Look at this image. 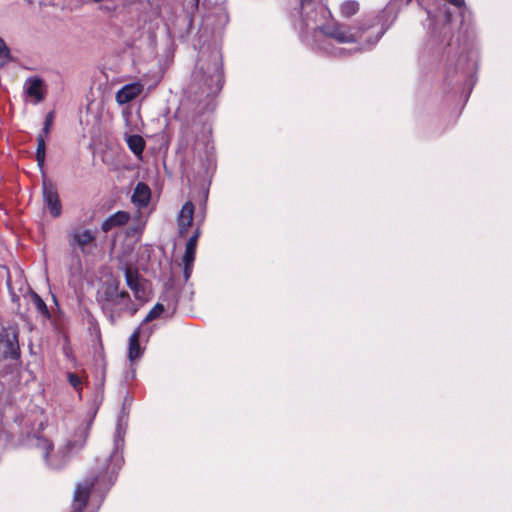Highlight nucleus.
Masks as SVG:
<instances>
[{
	"label": "nucleus",
	"mask_w": 512,
	"mask_h": 512,
	"mask_svg": "<svg viewBox=\"0 0 512 512\" xmlns=\"http://www.w3.org/2000/svg\"><path fill=\"white\" fill-rule=\"evenodd\" d=\"M142 91L143 85L140 82L126 84L116 92V102L120 105L129 103L137 98Z\"/></svg>",
	"instance_id": "10"
},
{
	"label": "nucleus",
	"mask_w": 512,
	"mask_h": 512,
	"mask_svg": "<svg viewBox=\"0 0 512 512\" xmlns=\"http://www.w3.org/2000/svg\"><path fill=\"white\" fill-rule=\"evenodd\" d=\"M192 270H193V263L183 262V274H184L185 282H187L188 279L190 278V276L192 274Z\"/></svg>",
	"instance_id": "23"
},
{
	"label": "nucleus",
	"mask_w": 512,
	"mask_h": 512,
	"mask_svg": "<svg viewBox=\"0 0 512 512\" xmlns=\"http://www.w3.org/2000/svg\"><path fill=\"white\" fill-rule=\"evenodd\" d=\"M195 1H196V3H198V2H199V0H195Z\"/></svg>",
	"instance_id": "27"
},
{
	"label": "nucleus",
	"mask_w": 512,
	"mask_h": 512,
	"mask_svg": "<svg viewBox=\"0 0 512 512\" xmlns=\"http://www.w3.org/2000/svg\"><path fill=\"white\" fill-rule=\"evenodd\" d=\"M89 434V423L69 428L52 441L38 434H27L22 444L35 448L47 469L59 471L85 447Z\"/></svg>",
	"instance_id": "3"
},
{
	"label": "nucleus",
	"mask_w": 512,
	"mask_h": 512,
	"mask_svg": "<svg viewBox=\"0 0 512 512\" xmlns=\"http://www.w3.org/2000/svg\"><path fill=\"white\" fill-rule=\"evenodd\" d=\"M32 417H33L34 422H36V421H37V422H38V424H39V426H41V421H39V420H40V419H39V415H38V416H37V415H34V416L32 415V416H30V417H29V419H27V420L25 419V417H21L20 424H22V422H23V421H25V423H28V421H30Z\"/></svg>",
	"instance_id": "25"
},
{
	"label": "nucleus",
	"mask_w": 512,
	"mask_h": 512,
	"mask_svg": "<svg viewBox=\"0 0 512 512\" xmlns=\"http://www.w3.org/2000/svg\"><path fill=\"white\" fill-rule=\"evenodd\" d=\"M165 311V307L161 303H156L154 307L149 311L143 323L155 320L160 317V315Z\"/></svg>",
	"instance_id": "21"
},
{
	"label": "nucleus",
	"mask_w": 512,
	"mask_h": 512,
	"mask_svg": "<svg viewBox=\"0 0 512 512\" xmlns=\"http://www.w3.org/2000/svg\"><path fill=\"white\" fill-rule=\"evenodd\" d=\"M125 141L129 147V149L135 154V156L139 159H141L143 150L145 148V140L142 136L133 134V135H127L125 137Z\"/></svg>",
	"instance_id": "16"
},
{
	"label": "nucleus",
	"mask_w": 512,
	"mask_h": 512,
	"mask_svg": "<svg viewBox=\"0 0 512 512\" xmlns=\"http://www.w3.org/2000/svg\"><path fill=\"white\" fill-rule=\"evenodd\" d=\"M129 220V214L124 211H118L106 219L102 224V229L108 231L116 226L124 225Z\"/></svg>",
	"instance_id": "17"
},
{
	"label": "nucleus",
	"mask_w": 512,
	"mask_h": 512,
	"mask_svg": "<svg viewBox=\"0 0 512 512\" xmlns=\"http://www.w3.org/2000/svg\"><path fill=\"white\" fill-rule=\"evenodd\" d=\"M125 280L127 286L133 291L135 298L143 300L145 298V291L139 282L138 272L130 268H126Z\"/></svg>",
	"instance_id": "14"
},
{
	"label": "nucleus",
	"mask_w": 512,
	"mask_h": 512,
	"mask_svg": "<svg viewBox=\"0 0 512 512\" xmlns=\"http://www.w3.org/2000/svg\"><path fill=\"white\" fill-rule=\"evenodd\" d=\"M194 215V205L191 201L186 202L178 214V226L180 235H184L191 226Z\"/></svg>",
	"instance_id": "12"
},
{
	"label": "nucleus",
	"mask_w": 512,
	"mask_h": 512,
	"mask_svg": "<svg viewBox=\"0 0 512 512\" xmlns=\"http://www.w3.org/2000/svg\"><path fill=\"white\" fill-rule=\"evenodd\" d=\"M141 328H137L129 337L128 358L131 363L140 359L142 350L139 344Z\"/></svg>",
	"instance_id": "15"
},
{
	"label": "nucleus",
	"mask_w": 512,
	"mask_h": 512,
	"mask_svg": "<svg viewBox=\"0 0 512 512\" xmlns=\"http://www.w3.org/2000/svg\"><path fill=\"white\" fill-rule=\"evenodd\" d=\"M52 121H53V115H52V113H49L45 118L42 133L39 134L37 137L36 159H37L38 166L40 168L43 167L44 162H45V150H46L45 137H47L50 132V129L52 126Z\"/></svg>",
	"instance_id": "11"
},
{
	"label": "nucleus",
	"mask_w": 512,
	"mask_h": 512,
	"mask_svg": "<svg viewBox=\"0 0 512 512\" xmlns=\"http://www.w3.org/2000/svg\"><path fill=\"white\" fill-rule=\"evenodd\" d=\"M300 1H301V2H304V3H308V2H310V3H315V4H316V1H317V0H300Z\"/></svg>",
	"instance_id": "26"
},
{
	"label": "nucleus",
	"mask_w": 512,
	"mask_h": 512,
	"mask_svg": "<svg viewBox=\"0 0 512 512\" xmlns=\"http://www.w3.org/2000/svg\"><path fill=\"white\" fill-rule=\"evenodd\" d=\"M326 14H330L326 7L300 1V10L295 18L294 27L302 41L313 50H327L321 42L323 30L327 25Z\"/></svg>",
	"instance_id": "4"
},
{
	"label": "nucleus",
	"mask_w": 512,
	"mask_h": 512,
	"mask_svg": "<svg viewBox=\"0 0 512 512\" xmlns=\"http://www.w3.org/2000/svg\"><path fill=\"white\" fill-rule=\"evenodd\" d=\"M397 17L394 7L390 4L377 15L366 16L353 25L341 22L327 24L321 37L322 44L327 48L324 52L341 53L343 49L331 46L332 39L341 44L356 43L357 51H363L375 46Z\"/></svg>",
	"instance_id": "2"
},
{
	"label": "nucleus",
	"mask_w": 512,
	"mask_h": 512,
	"mask_svg": "<svg viewBox=\"0 0 512 512\" xmlns=\"http://www.w3.org/2000/svg\"><path fill=\"white\" fill-rule=\"evenodd\" d=\"M67 380L69 384L73 387V389L77 392H80L82 389V379L79 375L69 372L67 374Z\"/></svg>",
	"instance_id": "22"
},
{
	"label": "nucleus",
	"mask_w": 512,
	"mask_h": 512,
	"mask_svg": "<svg viewBox=\"0 0 512 512\" xmlns=\"http://www.w3.org/2000/svg\"><path fill=\"white\" fill-rule=\"evenodd\" d=\"M95 242V235L89 229L76 228L69 234V244L71 247H78L82 252H86L89 246Z\"/></svg>",
	"instance_id": "8"
},
{
	"label": "nucleus",
	"mask_w": 512,
	"mask_h": 512,
	"mask_svg": "<svg viewBox=\"0 0 512 512\" xmlns=\"http://www.w3.org/2000/svg\"><path fill=\"white\" fill-rule=\"evenodd\" d=\"M193 79L201 93L207 97L215 96L223 87L222 56L219 50L209 53L202 50L193 72Z\"/></svg>",
	"instance_id": "5"
},
{
	"label": "nucleus",
	"mask_w": 512,
	"mask_h": 512,
	"mask_svg": "<svg viewBox=\"0 0 512 512\" xmlns=\"http://www.w3.org/2000/svg\"><path fill=\"white\" fill-rule=\"evenodd\" d=\"M43 201L51 216L56 218L61 215L62 206L58 193L53 185L47 184L45 181L43 182Z\"/></svg>",
	"instance_id": "9"
},
{
	"label": "nucleus",
	"mask_w": 512,
	"mask_h": 512,
	"mask_svg": "<svg viewBox=\"0 0 512 512\" xmlns=\"http://www.w3.org/2000/svg\"><path fill=\"white\" fill-rule=\"evenodd\" d=\"M23 88L31 103L36 105L44 100L46 87L44 81L40 77L33 76L27 78Z\"/></svg>",
	"instance_id": "7"
},
{
	"label": "nucleus",
	"mask_w": 512,
	"mask_h": 512,
	"mask_svg": "<svg viewBox=\"0 0 512 512\" xmlns=\"http://www.w3.org/2000/svg\"><path fill=\"white\" fill-rule=\"evenodd\" d=\"M150 198V188L145 183L139 182L133 191L131 197L132 203L138 208H143L149 204Z\"/></svg>",
	"instance_id": "13"
},
{
	"label": "nucleus",
	"mask_w": 512,
	"mask_h": 512,
	"mask_svg": "<svg viewBox=\"0 0 512 512\" xmlns=\"http://www.w3.org/2000/svg\"><path fill=\"white\" fill-rule=\"evenodd\" d=\"M102 309L110 321L115 323L123 312L134 315L138 306L132 302L127 292L119 291L117 286H109L102 297Z\"/></svg>",
	"instance_id": "6"
},
{
	"label": "nucleus",
	"mask_w": 512,
	"mask_h": 512,
	"mask_svg": "<svg viewBox=\"0 0 512 512\" xmlns=\"http://www.w3.org/2000/svg\"><path fill=\"white\" fill-rule=\"evenodd\" d=\"M126 426L124 417H120L115 429L112 452L109 457L97 459L96 468L76 485L70 512H94L101 505L124 462L122 450Z\"/></svg>",
	"instance_id": "1"
},
{
	"label": "nucleus",
	"mask_w": 512,
	"mask_h": 512,
	"mask_svg": "<svg viewBox=\"0 0 512 512\" xmlns=\"http://www.w3.org/2000/svg\"><path fill=\"white\" fill-rule=\"evenodd\" d=\"M199 235H200V231H199V229H197L196 232L194 233V235L191 236L189 238V240L187 241L186 247H185V253H184L183 259H182L183 262L194 263L196 246H197V241H198Z\"/></svg>",
	"instance_id": "18"
},
{
	"label": "nucleus",
	"mask_w": 512,
	"mask_h": 512,
	"mask_svg": "<svg viewBox=\"0 0 512 512\" xmlns=\"http://www.w3.org/2000/svg\"><path fill=\"white\" fill-rule=\"evenodd\" d=\"M11 60L10 49L5 41L0 37V68Z\"/></svg>",
	"instance_id": "20"
},
{
	"label": "nucleus",
	"mask_w": 512,
	"mask_h": 512,
	"mask_svg": "<svg viewBox=\"0 0 512 512\" xmlns=\"http://www.w3.org/2000/svg\"><path fill=\"white\" fill-rule=\"evenodd\" d=\"M35 302L39 311H41L43 314H48L46 304L38 295H35Z\"/></svg>",
	"instance_id": "24"
},
{
	"label": "nucleus",
	"mask_w": 512,
	"mask_h": 512,
	"mask_svg": "<svg viewBox=\"0 0 512 512\" xmlns=\"http://www.w3.org/2000/svg\"><path fill=\"white\" fill-rule=\"evenodd\" d=\"M360 6L356 0H344L339 4V13L342 18H351L359 12Z\"/></svg>",
	"instance_id": "19"
}]
</instances>
